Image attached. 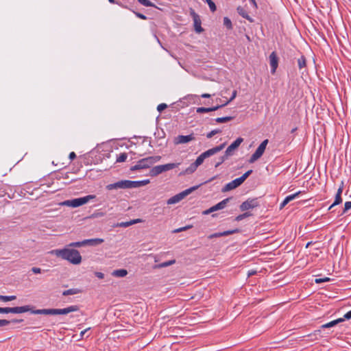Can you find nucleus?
<instances>
[{
	"instance_id": "49530a36",
	"label": "nucleus",
	"mask_w": 351,
	"mask_h": 351,
	"mask_svg": "<svg viewBox=\"0 0 351 351\" xmlns=\"http://www.w3.org/2000/svg\"><path fill=\"white\" fill-rule=\"evenodd\" d=\"M31 270L34 274H40L41 273V269L39 267H32Z\"/></svg>"
},
{
	"instance_id": "393cba45",
	"label": "nucleus",
	"mask_w": 351,
	"mask_h": 351,
	"mask_svg": "<svg viewBox=\"0 0 351 351\" xmlns=\"http://www.w3.org/2000/svg\"><path fill=\"white\" fill-rule=\"evenodd\" d=\"M175 263H176V260H174V259L170 260V261L162 263L160 264L156 265L153 267V268L154 269H160V268L167 267L173 265Z\"/></svg>"
},
{
	"instance_id": "4c0bfd02",
	"label": "nucleus",
	"mask_w": 351,
	"mask_h": 351,
	"mask_svg": "<svg viewBox=\"0 0 351 351\" xmlns=\"http://www.w3.org/2000/svg\"><path fill=\"white\" fill-rule=\"evenodd\" d=\"M221 132V130H212L211 132H210L209 133H208L206 134V137L208 138H212L214 135L217 134H219Z\"/></svg>"
},
{
	"instance_id": "e433bc0d",
	"label": "nucleus",
	"mask_w": 351,
	"mask_h": 351,
	"mask_svg": "<svg viewBox=\"0 0 351 351\" xmlns=\"http://www.w3.org/2000/svg\"><path fill=\"white\" fill-rule=\"evenodd\" d=\"M206 1L208 3L210 10L212 12H215L217 9L215 3L212 0H206Z\"/></svg>"
},
{
	"instance_id": "dca6fc26",
	"label": "nucleus",
	"mask_w": 351,
	"mask_h": 351,
	"mask_svg": "<svg viewBox=\"0 0 351 351\" xmlns=\"http://www.w3.org/2000/svg\"><path fill=\"white\" fill-rule=\"evenodd\" d=\"M193 140H195V136L193 134H191L186 136L179 135L175 138L174 142L176 144H184Z\"/></svg>"
},
{
	"instance_id": "4d7b16f0",
	"label": "nucleus",
	"mask_w": 351,
	"mask_h": 351,
	"mask_svg": "<svg viewBox=\"0 0 351 351\" xmlns=\"http://www.w3.org/2000/svg\"><path fill=\"white\" fill-rule=\"evenodd\" d=\"M215 178V177L212 178L211 179H210V180H208V182H211V181H213Z\"/></svg>"
},
{
	"instance_id": "a211bd4d",
	"label": "nucleus",
	"mask_w": 351,
	"mask_h": 351,
	"mask_svg": "<svg viewBox=\"0 0 351 351\" xmlns=\"http://www.w3.org/2000/svg\"><path fill=\"white\" fill-rule=\"evenodd\" d=\"M225 106H226V104H223L218 105V106L211 107V108L199 107V108H197L196 112L197 113H204V112H213V111H215Z\"/></svg>"
},
{
	"instance_id": "c756f323",
	"label": "nucleus",
	"mask_w": 351,
	"mask_h": 351,
	"mask_svg": "<svg viewBox=\"0 0 351 351\" xmlns=\"http://www.w3.org/2000/svg\"><path fill=\"white\" fill-rule=\"evenodd\" d=\"M16 299V295H0V301H2V302H9V301H12V300H14Z\"/></svg>"
},
{
	"instance_id": "3c124183",
	"label": "nucleus",
	"mask_w": 351,
	"mask_h": 351,
	"mask_svg": "<svg viewBox=\"0 0 351 351\" xmlns=\"http://www.w3.org/2000/svg\"><path fill=\"white\" fill-rule=\"evenodd\" d=\"M256 274V270H250L247 273V276L250 277V276H252L254 274Z\"/></svg>"
},
{
	"instance_id": "f704fd0d",
	"label": "nucleus",
	"mask_w": 351,
	"mask_h": 351,
	"mask_svg": "<svg viewBox=\"0 0 351 351\" xmlns=\"http://www.w3.org/2000/svg\"><path fill=\"white\" fill-rule=\"evenodd\" d=\"M138 1L145 5V6H147V7H154V5L152 2H151L149 0H138Z\"/></svg>"
},
{
	"instance_id": "5701e85b",
	"label": "nucleus",
	"mask_w": 351,
	"mask_h": 351,
	"mask_svg": "<svg viewBox=\"0 0 351 351\" xmlns=\"http://www.w3.org/2000/svg\"><path fill=\"white\" fill-rule=\"evenodd\" d=\"M149 182H150V181L148 179L147 180H141V181H132L131 180L132 189H133V188H138V187H141V186H145L147 184H149Z\"/></svg>"
},
{
	"instance_id": "f257e3e1",
	"label": "nucleus",
	"mask_w": 351,
	"mask_h": 351,
	"mask_svg": "<svg viewBox=\"0 0 351 351\" xmlns=\"http://www.w3.org/2000/svg\"><path fill=\"white\" fill-rule=\"evenodd\" d=\"M79 311V306L72 305L64 308H43L32 310L29 305L16 307H0V313H23L30 311L35 315H66Z\"/></svg>"
},
{
	"instance_id": "20e7f679",
	"label": "nucleus",
	"mask_w": 351,
	"mask_h": 351,
	"mask_svg": "<svg viewBox=\"0 0 351 351\" xmlns=\"http://www.w3.org/2000/svg\"><path fill=\"white\" fill-rule=\"evenodd\" d=\"M225 146H226V143H222L218 146H216L213 148H211V149L203 152L197 158V159L195 160L194 163L197 167H199V165H201L203 163L204 160L206 158L221 152L225 147Z\"/></svg>"
},
{
	"instance_id": "f3484780",
	"label": "nucleus",
	"mask_w": 351,
	"mask_h": 351,
	"mask_svg": "<svg viewBox=\"0 0 351 351\" xmlns=\"http://www.w3.org/2000/svg\"><path fill=\"white\" fill-rule=\"evenodd\" d=\"M270 66L271 67V73H274L278 65V59L276 53L273 51L269 56Z\"/></svg>"
},
{
	"instance_id": "7ed1b4c3",
	"label": "nucleus",
	"mask_w": 351,
	"mask_h": 351,
	"mask_svg": "<svg viewBox=\"0 0 351 351\" xmlns=\"http://www.w3.org/2000/svg\"><path fill=\"white\" fill-rule=\"evenodd\" d=\"M161 159V156H150L147 158H143L137 162V163L131 167V171H136L141 169H147L149 168L153 164L160 161Z\"/></svg>"
},
{
	"instance_id": "ea45409f",
	"label": "nucleus",
	"mask_w": 351,
	"mask_h": 351,
	"mask_svg": "<svg viewBox=\"0 0 351 351\" xmlns=\"http://www.w3.org/2000/svg\"><path fill=\"white\" fill-rule=\"evenodd\" d=\"M250 215H250L249 213H243V214H241V215H238V216L236 217L235 220H236V221H241V220L243 219L244 218L247 217H249V216H250Z\"/></svg>"
},
{
	"instance_id": "864d4df0",
	"label": "nucleus",
	"mask_w": 351,
	"mask_h": 351,
	"mask_svg": "<svg viewBox=\"0 0 351 351\" xmlns=\"http://www.w3.org/2000/svg\"><path fill=\"white\" fill-rule=\"evenodd\" d=\"M90 330V328H88L86 329H85L84 330H82L81 332H80V337H83V336L84 335V334L88 330Z\"/></svg>"
},
{
	"instance_id": "a18cd8bd",
	"label": "nucleus",
	"mask_w": 351,
	"mask_h": 351,
	"mask_svg": "<svg viewBox=\"0 0 351 351\" xmlns=\"http://www.w3.org/2000/svg\"><path fill=\"white\" fill-rule=\"evenodd\" d=\"M10 324V321L6 319H0V326H5Z\"/></svg>"
},
{
	"instance_id": "6e6552de",
	"label": "nucleus",
	"mask_w": 351,
	"mask_h": 351,
	"mask_svg": "<svg viewBox=\"0 0 351 351\" xmlns=\"http://www.w3.org/2000/svg\"><path fill=\"white\" fill-rule=\"evenodd\" d=\"M198 187H199V186H192V187H191L188 189H186L184 191H182L176 195L171 197V198H169L167 200V204H174L178 203L182 199H183L186 196L189 195L191 192L196 190Z\"/></svg>"
},
{
	"instance_id": "a19ab883",
	"label": "nucleus",
	"mask_w": 351,
	"mask_h": 351,
	"mask_svg": "<svg viewBox=\"0 0 351 351\" xmlns=\"http://www.w3.org/2000/svg\"><path fill=\"white\" fill-rule=\"evenodd\" d=\"M191 227H192V226H184V227H182V228H180L174 230L173 232L178 233V232L184 231L186 230H188V229L191 228Z\"/></svg>"
},
{
	"instance_id": "09e8293b",
	"label": "nucleus",
	"mask_w": 351,
	"mask_h": 351,
	"mask_svg": "<svg viewBox=\"0 0 351 351\" xmlns=\"http://www.w3.org/2000/svg\"><path fill=\"white\" fill-rule=\"evenodd\" d=\"M95 276L99 278V279H103L104 278V274L101 272H95Z\"/></svg>"
},
{
	"instance_id": "c85d7f7f",
	"label": "nucleus",
	"mask_w": 351,
	"mask_h": 351,
	"mask_svg": "<svg viewBox=\"0 0 351 351\" xmlns=\"http://www.w3.org/2000/svg\"><path fill=\"white\" fill-rule=\"evenodd\" d=\"M80 292V291L77 289H70L63 291L62 295L64 296L69 295H75L77 294Z\"/></svg>"
},
{
	"instance_id": "c03bdc74",
	"label": "nucleus",
	"mask_w": 351,
	"mask_h": 351,
	"mask_svg": "<svg viewBox=\"0 0 351 351\" xmlns=\"http://www.w3.org/2000/svg\"><path fill=\"white\" fill-rule=\"evenodd\" d=\"M236 96H237V90H234L230 99L228 101H227L225 104H226V105L228 104H229L230 101H232L236 97Z\"/></svg>"
},
{
	"instance_id": "4be33fe9",
	"label": "nucleus",
	"mask_w": 351,
	"mask_h": 351,
	"mask_svg": "<svg viewBox=\"0 0 351 351\" xmlns=\"http://www.w3.org/2000/svg\"><path fill=\"white\" fill-rule=\"evenodd\" d=\"M141 222H142V220L141 219H136L130 220L129 221L119 223L117 225V226L122 227V228H126V227H128L130 226H132V225H134V224H136V223H141Z\"/></svg>"
},
{
	"instance_id": "79ce46f5",
	"label": "nucleus",
	"mask_w": 351,
	"mask_h": 351,
	"mask_svg": "<svg viewBox=\"0 0 351 351\" xmlns=\"http://www.w3.org/2000/svg\"><path fill=\"white\" fill-rule=\"evenodd\" d=\"M167 108V105L166 104H160L157 106V110L158 112H162Z\"/></svg>"
},
{
	"instance_id": "ddd939ff",
	"label": "nucleus",
	"mask_w": 351,
	"mask_h": 351,
	"mask_svg": "<svg viewBox=\"0 0 351 351\" xmlns=\"http://www.w3.org/2000/svg\"><path fill=\"white\" fill-rule=\"evenodd\" d=\"M243 141V138L241 137L237 138L232 143H231L228 147L225 152V154L228 157L232 156L234 151L239 147V145L241 144Z\"/></svg>"
},
{
	"instance_id": "de8ad7c7",
	"label": "nucleus",
	"mask_w": 351,
	"mask_h": 351,
	"mask_svg": "<svg viewBox=\"0 0 351 351\" xmlns=\"http://www.w3.org/2000/svg\"><path fill=\"white\" fill-rule=\"evenodd\" d=\"M343 319V320L344 319H351V310L344 315Z\"/></svg>"
},
{
	"instance_id": "423d86ee",
	"label": "nucleus",
	"mask_w": 351,
	"mask_h": 351,
	"mask_svg": "<svg viewBox=\"0 0 351 351\" xmlns=\"http://www.w3.org/2000/svg\"><path fill=\"white\" fill-rule=\"evenodd\" d=\"M95 198L94 195H87L83 197L68 199L60 203V206L77 208L86 204L90 199Z\"/></svg>"
},
{
	"instance_id": "5fc2aeb1",
	"label": "nucleus",
	"mask_w": 351,
	"mask_h": 351,
	"mask_svg": "<svg viewBox=\"0 0 351 351\" xmlns=\"http://www.w3.org/2000/svg\"><path fill=\"white\" fill-rule=\"evenodd\" d=\"M202 98H209L210 97V95L208 93H204L201 95Z\"/></svg>"
},
{
	"instance_id": "0eeeda50",
	"label": "nucleus",
	"mask_w": 351,
	"mask_h": 351,
	"mask_svg": "<svg viewBox=\"0 0 351 351\" xmlns=\"http://www.w3.org/2000/svg\"><path fill=\"white\" fill-rule=\"evenodd\" d=\"M180 164V163H168L166 165L155 166L150 169L149 175L152 177L157 176L163 172L171 170L178 167Z\"/></svg>"
},
{
	"instance_id": "4468645a",
	"label": "nucleus",
	"mask_w": 351,
	"mask_h": 351,
	"mask_svg": "<svg viewBox=\"0 0 351 351\" xmlns=\"http://www.w3.org/2000/svg\"><path fill=\"white\" fill-rule=\"evenodd\" d=\"M258 206V204L256 199H248L241 204L240 209L242 211H245L254 208Z\"/></svg>"
},
{
	"instance_id": "6e6d98bb",
	"label": "nucleus",
	"mask_w": 351,
	"mask_h": 351,
	"mask_svg": "<svg viewBox=\"0 0 351 351\" xmlns=\"http://www.w3.org/2000/svg\"><path fill=\"white\" fill-rule=\"evenodd\" d=\"M256 7V3L255 0H250Z\"/></svg>"
},
{
	"instance_id": "cd10ccee",
	"label": "nucleus",
	"mask_w": 351,
	"mask_h": 351,
	"mask_svg": "<svg viewBox=\"0 0 351 351\" xmlns=\"http://www.w3.org/2000/svg\"><path fill=\"white\" fill-rule=\"evenodd\" d=\"M198 167L193 162L186 170L180 174H191L193 173Z\"/></svg>"
},
{
	"instance_id": "aec40b11",
	"label": "nucleus",
	"mask_w": 351,
	"mask_h": 351,
	"mask_svg": "<svg viewBox=\"0 0 351 351\" xmlns=\"http://www.w3.org/2000/svg\"><path fill=\"white\" fill-rule=\"evenodd\" d=\"M301 193V191L287 196L280 205V209H282L289 202L295 199Z\"/></svg>"
},
{
	"instance_id": "9d476101",
	"label": "nucleus",
	"mask_w": 351,
	"mask_h": 351,
	"mask_svg": "<svg viewBox=\"0 0 351 351\" xmlns=\"http://www.w3.org/2000/svg\"><path fill=\"white\" fill-rule=\"evenodd\" d=\"M267 143H268V140L265 139L260 144V145L258 147V148L256 149L255 152L250 157V158L249 160V162L250 163L254 162L255 161H256L258 159H259L262 156V155L263 154V153L266 149V146H267Z\"/></svg>"
},
{
	"instance_id": "72a5a7b5",
	"label": "nucleus",
	"mask_w": 351,
	"mask_h": 351,
	"mask_svg": "<svg viewBox=\"0 0 351 351\" xmlns=\"http://www.w3.org/2000/svg\"><path fill=\"white\" fill-rule=\"evenodd\" d=\"M128 155L126 153H121L117 158V162H123L126 160Z\"/></svg>"
},
{
	"instance_id": "f8f14e48",
	"label": "nucleus",
	"mask_w": 351,
	"mask_h": 351,
	"mask_svg": "<svg viewBox=\"0 0 351 351\" xmlns=\"http://www.w3.org/2000/svg\"><path fill=\"white\" fill-rule=\"evenodd\" d=\"M230 199H231L230 197H228L226 199H224L223 200H222L221 202H219L216 205H215V206L210 207V208L203 211V213H202L203 215H209L210 213H211L213 212L223 209L226 206L227 204L229 202Z\"/></svg>"
},
{
	"instance_id": "473e14b6",
	"label": "nucleus",
	"mask_w": 351,
	"mask_h": 351,
	"mask_svg": "<svg viewBox=\"0 0 351 351\" xmlns=\"http://www.w3.org/2000/svg\"><path fill=\"white\" fill-rule=\"evenodd\" d=\"M298 66L300 69L305 67L306 66V58L304 56H301L298 60Z\"/></svg>"
},
{
	"instance_id": "37998d69",
	"label": "nucleus",
	"mask_w": 351,
	"mask_h": 351,
	"mask_svg": "<svg viewBox=\"0 0 351 351\" xmlns=\"http://www.w3.org/2000/svg\"><path fill=\"white\" fill-rule=\"evenodd\" d=\"M350 208H351V202H346L343 213H345L346 211H348Z\"/></svg>"
},
{
	"instance_id": "8fccbe9b",
	"label": "nucleus",
	"mask_w": 351,
	"mask_h": 351,
	"mask_svg": "<svg viewBox=\"0 0 351 351\" xmlns=\"http://www.w3.org/2000/svg\"><path fill=\"white\" fill-rule=\"evenodd\" d=\"M69 159L70 160H73L76 158V154H75V152H72L69 154Z\"/></svg>"
},
{
	"instance_id": "a878e982",
	"label": "nucleus",
	"mask_w": 351,
	"mask_h": 351,
	"mask_svg": "<svg viewBox=\"0 0 351 351\" xmlns=\"http://www.w3.org/2000/svg\"><path fill=\"white\" fill-rule=\"evenodd\" d=\"M112 274L113 276L122 278L128 274V271L126 269H117L114 270Z\"/></svg>"
},
{
	"instance_id": "2eb2a0df",
	"label": "nucleus",
	"mask_w": 351,
	"mask_h": 351,
	"mask_svg": "<svg viewBox=\"0 0 351 351\" xmlns=\"http://www.w3.org/2000/svg\"><path fill=\"white\" fill-rule=\"evenodd\" d=\"M191 15L193 19L194 27L196 32H202L204 31V29L201 27V20L199 15L196 14L193 10H191Z\"/></svg>"
},
{
	"instance_id": "6ab92c4d",
	"label": "nucleus",
	"mask_w": 351,
	"mask_h": 351,
	"mask_svg": "<svg viewBox=\"0 0 351 351\" xmlns=\"http://www.w3.org/2000/svg\"><path fill=\"white\" fill-rule=\"evenodd\" d=\"M239 232L238 229H234V230H227V231H224V232H216V233L210 234L208 237V238L211 239H213V238L221 237H223V236H228V235H230V234H234V233H236V232Z\"/></svg>"
},
{
	"instance_id": "f03ea898",
	"label": "nucleus",
	"mask_w": 351,
	"mask_h": 351,
	"mask_svg": "<svg viewBox=\"0 0 351 351\" xmlns=\"http://www.w3.org/2000/svg\"><path fill=\"white\" fill-rule=\"evenodd\" d=\"M69 244L62 249H56L49 253L63 260L68 261L73 265H79L82 263V258L77 250L73 249Z\"/></svg>"
},
{
	"instance_id": "39448f33",
	"label": "nucleus",
	"mask_w": 351,
	"mask_h": 351,
	"mask_svg": "<svg viewBox=\"0 0 351 351\" xmlns=\"http://www.w3.org/2000/svg\"><path fill=\"white\" fill-rule=\"evenodd\" d=\"M252 173V170H249L245 172L242 176L240 178H236L234 180L226 184L221 189L223 193L228 192L229 191L233 190L238 186H239L247 178V177Z\"/></svg>"
},
{
	"instance_id": "052dcab7",
	"label": "nucleus",
	"mask_w": 351,
	"mask_h": 351,
	"mask_svg": "<svg viewBox=\"0 0 351 351\" xmlns=\"http://www.w3.org/2000/svg\"><path fill=\"white\" fill-rule=\"evenodd\" d=\"M309 245H310V243H308L306 244V247H307Z\"/></svg>"
},
{
	"instance_id": "13d9d810",
	"label": "nucleus",
	"mask_w": 351,
	"mask_h": 351,
	"mask_svg": "<svg viewBox=\"0 0 351 351\" xmlns=\"http://www.w3.org/2000/svg\"><path fill=\"white\" fill-rule=\"evenodd\" d=\"M111 3H114V0H108Z\"/></svg>"
},
{
	"instance_id": "bf43d9fd",
	"label": "nucleus",
	"mask_w": 351,
	"mask_h": 351,
	"mask_svg": "<svg viewBox=\"0 0 351 351\" xmlns=\"http://www.w3.org/2000/svg\"><path fill=\"white\" fill-rule=\"evenodd\" d=\"M22 320H20L21 322ZM15 323L19 322V321H14Z\"/></svg>"
},
{
	"instance_id": "2f4dec72",
	"label": "nucleus",
	"mask_w": 351,
	"mask_h": 351,
	"mask_svg": "<svg viewBox=\"0 0 351 351\" xmlns=\"http://www.w3.org/2000/svg\"><path fill=\"white\" fill-rule=\"evenodd\" d=\"M229 157L228 156H226L225 154L221 156L220 158H219L218 159V161L215 163V167L217 168L218 167L219 165H221L224 161H226V160H228Z\"/></svg>"
},
{
	"instance_id": "c9c22d12",
	"label": "nucleus",
	"mask_w": 351,
	"mask_h": 351,
	"mask_svg": "<svg viewBox=\"0 0 351 351\" xmlns=\"http://www.w3.org/2000/svg\"><path fill=\"white\" fill-rule=\"evenodd\" d=\"M223 25L228 28V29H232V22L228 17H224L223 19Z\"/></svg>"
},
{
	"instance_id": "412c9836",
	"label": "nucleus",
	"mask_w": 351,
	"mask_h": 351,
	"mask_svg": "<svg viewBox=\"0 0 351 351\" xmlns=\"http://www.w3.org/2000/svg\"><path fill=\"white\" fill-rule=\"evenodd\" d=\"M343 191V187L341 186L338 189L337 194L335 195V199L333 204L329 207V210L331 209L333 206L339 204L342 202L341 199V193Z\"/></svg>"
},
{
	"instance_id": "603ef678",
	"label": "nucleus",
	"mask_w": 351,
	"mask_h": 351,
	"mask_svg": "<svg viewBox=\"0 0 351 351\" xmlns=\"http://www.w3.org/2000/svg\"><path fill=\"white\" fill-rule=\"evenodd\" d=\"M136 16H137L138 18H140V19H147V17H146L144 14H141V13H136Z\"/></svg>"
},
{
	"instance_id": "58836bf2",
	"label": "nucleus",
	"mask_w": 351,
	"mask_h": 351,
	"mask_svg": "<svg viewBox=\"0 0 351 351\" xmlns=\"http://www.w3.org/2000/svg\"><path fill=\"white\" fill-rule=\"evenodd\" d=\"M330 278H328V277H325V278H315V282L317 283V284H319V283H322V282H328L330 281Z\"/></svg>"
},
{
	"instance_id": "7c9ffc66",
	"label": "nucleus",
	"mask_w": 351,
	"mask_h": 351,
	"mask_svg": "<svg viewBox=\"0 0 351 351\" xmlns=\"http://www.w3.org/2000/svg\"><path fill=\"white\" fill-rule=\"evenodd\" d=\"M233 119L232 117H218L215 119V121L221 123L230 121Z\"/></svg>"
},
{
	"instance_id": "1a4fd4ad",
	"label": "nucleus",
	"mask_w": 351,
	"mask_h": 351,
	"mask_svg": "<svg viewBox=\"0 0 351 351\" xmlns=\"http://www.w3.org/2000/svg\"><path fill=\"white\" fill-rule=\"evenodd\" d=\"M104 241L103 239H85L82 241L77 242H72L69 243L70 246L80 247L84 245H97L102 243Z\"/></svg>"
},
{
	"instance_id": "9b49d317",
	"label": "nucleus",
	"mask_w": 351,
	"mask_h": 351,
	"mask_svg": "<svg viewBox=\"0 0 351 351\" xmlns=\"http://www.w3.org/2000/svg\"><path fill=\"white\" fill-rule=\"evenodd\" d=\"M106 189L109 191L119 189H132L131 180H121L113 184L106 186Z\"/></svg>"
},
{
	"instance_id": "bb28decb",
	"label": "nucleus",
	"mask_w": 351,
	"mask_h": 351,
	"mask_svg": "<svg viewBox=\"0 0 351 351\" xmlns=\"http://www.w3.org/2000/svg\"><path fill=\"white\" fill-rule=\"evenodd\" d=\"M343 321V319L342 318H339L337 319H335V320H333L332 322H330L327 324H323L322 326V328H330V327H332V326H335V325H337V324Z\"/></svg>"
},
{
	"instance_id": "b1692460",
	"label": "nucleus",
	"mask_w": 351,
	"mask_h": 351,
	"mask_svg": "<svg viewBox=\"0 0 351 351\" xmlns=\"http://www.w3.org/2000/svg\"><path fill=\"white\" fill-rule=\"evenodd\" d=\"M237 10L238 13L243 18L247 19L250 22L253 21L252 19L247 14L245 10L243 7L239 6Z\"/></svg>"
}]
</instances>
